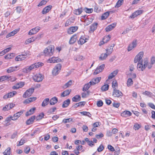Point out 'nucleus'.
Returning <instances> with one entry per match:
<instances>
[{
  "instance_id": "nucleus-1",
  "label": "nucleus",
  "mask_w": 155,
  "mask_h": 155,
  "mask_svg": "<svg viewBox=\"0 0 155 155\" xmlns=\"http://www.w3.org/2000/svg\"><path fill=\"white\" fill-rule=\"evenodd\" d=\"M148 63V60L147 58L144 59L143 61L142 60L141 62H138L137 65L138 70L139 71H143L147 67V64Z\"/></svg>"
},
{
  "instance_id": "nucleus-2",
  "label": "nucleus",
  "mask_w": 155,
  "mask_h": 155,
  "mask_svg": "<svg viewBox=\"0 0 155 155\" xmlns=\"http://www.w3.org/2000/svg\"><path fill=\"white\" fill-rule=\"evenodd\" d=\"M54 45H50L47 47L44 50L45 55L47 56L52 55L54 51Z\"/></svg>"
},
{
  "instance_id": "nucleus-3",
  "label": "nucleus",
  "mask_w": 155,
  "mask_h": 155,
  "mask_svg": "<svg viewBox=\"0 0 155 155\" xmlns=\"http://www.w3.org/2000/svg\"><path fill=\"white\" fill-rule=\"evenodd\" d=\"M61 68V65L60 64H57L52 71L53 75H56L58 74Z\"/></svg>"
},
{
  "instance_id": "nucleus-4",
  "label": "nucleus",
  "mask_w": 155,
  "mask_h": 155,
  "mask_svg": "<svg viewBox=\"0 0 155 155\" xmlns=\"http://www.w3.org/2000/svg\"><path fill=\"white\" fill-rule=\"evenodd\" d=\"M143 55V51L140 52L135 57L134 61L135 63L137 62H141L143 61L142 58Z\"/></svg>"
},
{
  "instance_id": "nucleus-5",
  "label": "nucleus",
  "mask_w": 155,
  "mask_h": 155,
  "mask_svg": "<svg viewBox=\"0 0 155 155\" xmlns=\"http://www.w3.org/2000/svg\"><path fill=\"white\" fill-rule=\"evenodd\" d=\"M61 61V60L60 58L58 57H53L47 60V62L51 63H54L60 62Z\"/></svg>"
},
{
  "instance_id": "nucleus-6",
  "label": "nucleus",
  "mask_w": 155,
  "mask_h": 155,
  "mask_svg": "<svg viewBox=\"0 0 155 155\" xmlns=\"http://www.w3.org/2000/svg\"><path fill=\"white\" fill-rule=\"evenodd\" d=\"M34 91V88H29L23 94V97L26 98L30 96L33 93Z\"/></svg>"
},
{
  "instance_id": "nucleus-7",
  "label": "nucleus",
  "mask_w": 155,
  "mask_h": 155,
  "mask_svg": "<svg viewBox=\"0 0 155 155\" xmlns=\"http://www.w3.org/2000/svg\"><path fill=\"white\" fill-rule=\"evenodd\" d=\"M33 79L36 82L41 81L43 79V77L41 74H37L33 77Z\"/></svg>"
},
{
  "instance_id": "nucleus-8",
  "label": "nucleus",
  "mask_w": 155,
  "mask_h": 155,
  "mask_svg": "<svg viewBox=\"0 0 155 155\" xmlns=\"http://www.w3.org/2000/svg\"><path fill=\"white\" fill-rule=\"evenodd\" d=\"M137 45V40L136 39L134 40L132 42L129 44L127 49V51H130L132 50L134 48H135Z\"/></svg>"
},
{
  "instance_id": "nucleus-9",
  "label": "nucleus",
  "mask_w": 155,
  "mask_h": 155,
  "mask_svg": "<svg viewBox=\"0 0 155 155\" xmlns=\"http://www.w3.org/2000/svg\"><path fill=\"white\" fill-rule=\"evenodd\" d=\"M104 67L105 65L104 64H102L98 66L96 68L95 71L94 73V74L96 75L99 74L100 72H102L104 70Z\"/></svg>"
},
{
  "instance_id": "nucleus-10",
  "label": "nucleus",
  "mask_w": 155,
  "mask_h": 155,
  "mask_svg": "<svg viewBox=\"0 0 155 155\" xmlns=\"http://www.w3.org/2000/svg\"><path fill=\"white\" fill-rule=\"evenodd\" d=\"M16 94L17 92L16 91H13L5 95L3 97V98L5 99H7L8 98H11L14 96Z\"/></svg>"
},
{
  "instance_id": "nucleus-11",
  "label": "nucleus",
  "mask_w": 155,
  "mask_h": 155,
  "mask_svg": "<svg viewBox=\"0 0 155 155\" xmlns=\"http://www.w3.org/2000/svg\"><path fill=\"white\" fill-rule=\"evenodd\" d=\"M123 94L122 92L119 90L117 89L113 90L112 95L115 97H119L122 96Z\"/></svg>"
},
{
  "instance_id": "nucleus-12",
  "label": "nucleus",
  "mask_w": 155,
  "mask_h": 155,
  "mask_svg": "<svg viewBox=\"0 0 155 155\" xmlns=\"http://www.w3.org/2000/svg\"><path fill=\"white\" fill-rule=\"evenodd\" d=\"M98 24L97 22H94L91 25L90 27V29L89 32L90 33H92L95 30L97 27Z\"/></svg>"
},
{
  "instance_id": "nucleus-13",
  "label": "nucleus",
  "mask_w": 155,
  "mask_h": 155,
  "mask_svg": "<svg viewBox=\"0 0 155 155\" xmlns=\"http://www.w3.org/2000/svg\"><path fill=\"white\" fill-rule=\"evenodd\" d=\"M101 79V78L100 77L94 78L91 80L89 83H90V85H94L98 83L100 81Z\"/></svg>"
},
{
  "instance_id": "nucleus-14",
  "label": "nucleus",
  "mask_w": 155,
  "mask_h": 155,
  "mask_svg": "<svg viewBox=\"0 0 155 155\" xmlns=\"http://www.w3.org/2000/svg\"><path fill=\"white\" fill-rule=\"evenodd\" d=\"M40 28L39 27H37L31 29L28 33L29 35H31L36 34L40 30Z\"/></svg>"
},
{
  "instance_id": "nucleus-15",
  "label": "nucleus",
  "mask_w": 155,
  "mask_h": 155,
  "mask_svg": "<svg viewBox=\"0 0 155 155\" xmlns=\"http://www.w3.org/2000/svg\"><path fill=\"white\" fill-rule=\"evenodd\" d=\"M35 65L34 64H33L31 66L28 67H27L25 68H24L23 70V71L25 73H28L30 72L32 69H35Z\"/></svg>"
},
{
  "instance_id": "nucleus-16",
  "label": "nucleus",
  "mask_w": 155,
  "mask_h": 155,
  "mask_svg": "<svg viewBox=\"0 0 155 155\" xmlns=\"http://www.w3.org/2000/svg\"><path fill=\"white\" fill-rule=\"evenodd\" d=\"M78 29L77 26L70 27L67 30V32L69 34H71L75 32Z\"/></svg>"
},
{
  "instance_id": "nucleus-17",
  "label": "nucleus",
  "mask_w": 155,
  "mask_h": 155,
  "mask_svg": "<svg viewBox=\"0 0 155 155\" xmlns=\"http://www.w3.org/2000/svg\"><path fill=\"white\" fill-rule=\"evenodd\" d=\"M117 23H114L108 25L105 28L106 31L107 32L110 31L114 28L116 25Z\"/></svg>"
},
{
  "instance_id": "nucleus-18",
  "label": "nucleus",
  "mask_w": 155,
  "mask_h": 155,
  "mask_svg": "<svg viewBox=\"0 0 155 155\" xmlns=\"http://www.w3.org/2000/svg\"><path fill=\"white\" fill-rule=\"evenodd\" d=\"M25 54H20L17 56L15 58L16 61H19L24 60L26 57Z\"/></svg>"
},
{
  "instance_id": "nucleus-19",
  "label": "nucleus",
  "mask_w": 155,
  "mask_h": 155,
  "mask_svg": "<svg viewBox=\"0 0 155 155\" xmlns=\"http://www.w3.org/2000/svg\"><path fill=\"white\" fill-rule=\"evenodd\" d=\"M52 6L51 5H49L45 7L42 11V13L43 14H45L48 12L51 9Z\"/></svg>"
},
{
  "instance_id": "nucleus-20",
  "label": "nucleus",
  "mask_w": 155,
  "mask_h": 155,
  "mask_svg": "<svg viewBox=\"0 0 155 155\" xmlns=\"http://www.w3.org/2000/svg\"><path fill=\"white\" fill-rule=\"evenodd\" d=\"M93 19L91 17H86L84 21L85 25L87 26L91 24L92 22Z\"/></svg>"
},
{
  "instance_id": "nucleus-21",
  "label": "nucleus",
  "mask_w": 155,
  "mask_h": 155,
  "mask_svg": "<svg viewBox=\"0 0 155 155\" xmlns=\"http://www.w3.org/2000/svg\"><path fill=\"white\" fill-rule=\"evenodd\" d=\"M132 113L131 112L127 110H125L121 113V115L122 116L124 117H127L131 116Z\"/></svg>"
},
{
  "instance_id": "nucleus-22",
  "label": "nucleus",
  "mask_w": 155,
  "mask_h": 155,
  "mask_svg": "<svg viewBox=\"0 0 155 155\" xmlns=\"http://www.w3.org/2000/svg\"><path fill=\"white\" fill-rule=\"evenodd\" d=\"M86 42V38L84 36H82L78 41V43L79 44L83 45Z\"/></svg>"
},
{
  "instance_id": "nucleus-23",
  "label": "nucleus",
  "mask_w": 155,
  "mask_h": 155,
  "mask_svg": "<svg viewBox=\"0 0 155 155\" xmlns=\"http://www.w3.org/2000/svg\"><path fill=\"white\" fill-rule=\"evenodd\" d=\"M37 98L36 97H30L25 100L24 101V103L28 104L29 103L31 102L35 101L36 100Z\"/></svg>"
},
{
  "instance_id": "nucleus-24",
  "label": "nucleus",
  "mask_w": 155,
  "mask_h": 155,
  "mask_svg": "<svg viewBox=\"0 0 155 155\" xmlns=\"http://www.w3.org/2000/svg\"><path fill=\"white\" fill-rule=\"evenodd\" d=\"M58 98L56 97H54L51 98L50 101V104L51 105H54L58 102Z\"/></svg>"
},
{
  "instance_id": "nucleus-25",
  "label": "nucleus",
  "mask_w": 155,
  "mask_h": 155,
  "mask_svg": "<svg viewBox=\"0 0 155 155\" xmlns=\"http://www.w3.org/2000/svg\"><path fill=\"white\" fill-rule=\"evenodd\" d=\"M77 36L76 35H73L69 41V43L70 44H73L76 41Z\"/></svg>"
},
{
  "instance_id": "nucleus-26",
  "label": "nucleus",
  "mask_w": 155,
  "mask_h": 155,
  "mask_svg": "<svg viewBox=\"0 0 155 155\" xmlns=\"http://www.w3.org/2000/svg\"><path fill=\"white\" fill-rule=\"evenodd\" d=\"M35 119V116L31 117L29 119H28L26 121V124L27 125H30L33 123L34 120Z\"/></svg>"
},
{
  "instance_id": "nucleus-27",
  "label": "nucleus",
  "mask_w": 155,
  "mask_h": 155,
  "mask_svg": "<svg viewBox=\"0 0 155 155\" xmlns=\"http://www.w3.org/2000/svg\"><path fill=\"white\" fill-rule=\"evenodd\" d=\"M71 91V90H66L61 93V96L63 97H66L69 95Z\"/></svg>"
},
{
  "instance_id": "nucleus-28",
  "label": "nucleus",
  "mask_w": 155,
  "mask_h": 155,
  "mask_svg": "<svg viewBox=\"0 0 155 155\" xmlns=\"http://www.w3.org/2000/svg\"><path fill=\"white\" fill-rule=\"evenodd\" d=\"M118 72V70H116L112 72L109 75L108 79H110L116 76V75L117 74Z\"/></svg>"
},
{
  "instance_id": "nucleus-29",
  "label": "nucleus",
  "mask_w": 155,
  "mask_h": 155,
  "mask_svg": "<svg viewBox=\"0 0 155 155\" xmlns=\"http://www.w3.org/2000/svg\"><path fill=\"white\" fill-rule=\"evenodd\" d=\"M18 31L17 29H15L13 30L12 31L7 34L6 36V38H8L11 36H13L14 35L16 34Z\"/></svg>"
},
{
  "instance_id": "nucleus-30",
  "label": "nucleus",
  "mask_w": 155,
  "mask_h": 155,
  "mask_svg": "<svg viewBox=\"0 0 155 155\" xmlns=\"http://www.w3.org/2000/svg\"><path fill=\"white\" fill-rule=\"evenodd\" d=\"M74 20L72 18H69L65 22V26L67 27L70 25L71 23H73Z\"/></svg>"
},
{
  "instance_id": "nucleus-31",
  "label": "nucleus",
  "mask_w": 155,
  "mask_h": 155,
  "mask_svg": "<svg viewBox=\"0 0 155 155\" xmlns=\"http://www.w3.org/2000/svg\"><path fill=\"white\" fill-rule=\"evenodd\" d=\"M70 102V100L69 99H68L63 102V104L62 105V107L63 108H65L67 107L69 104Z\"/></svg>"
},
{
  "instance_id": "nucleus-32",
  "label": "nucleus",
  "mask_w": 155,
  "mask_h": 155,
  "mask_svg": "<svg viewBox=\"0 0 155 155\" xmlns=\"http://www.w3.org/2000/svg\"><path fill=\"white\" fill-rule=\"evenodd\" d=\"M81 100V97L79 95H76L72 98V101L73 102H78Z\"/></svg>"
},
{
  "instance_id": "nucleus-33",
  "label": "nucleus",
  "mask_w": 155,
  "mask_h": 155,
  "mask_svg": "<svg viewBox=\"0 0 155 155\" xmlns=\"http://www.w3.org/2000/svg\"><path fill=\"white\" fill-rule=\"evenodd\" d=\"M35 107H33L31 109H30L29 111H27L26 114V116H28L33 114L34 112L35 111Z\"/></svg>"
},
{
  "instance_id": "nucleus-34",
  "label": "nucleus",
  "mask_w": 155,
  "mask_h": 155,
  "mask_svg": "<svg viewBox=\"0 0 155 155\" xmlns=\"http://www.w3.org/2000/svg\"><path fill=\"white\" fill-rule=\"evenodd\" d=\"M17 66L10 67L7 70V72L8 73H10L13 71L17 70Z\"/></svg>"
},
{
  "instance_id": "nucleus-35",
  "label": "nucleus",
  "mask_w": 155,
  "mask_h": 155,
  "mask_svg": "<svg viewBox=\"0 0 155 155\" xmlns=\"http://www.w3.org/2000/svg\"><path fill=\"white\" fill-rule=\"evenodd\" d=\"M49 102V100L48 98H46L43 101L41 106L43 107H45L47 105Z\"/></svg>"
},
{
  "instance_id": "nucleus-36",
  "label": "nucleus",
  "mask_w": 155,
  "mask_h": 155,
  "mask_svg": "<svg viewBox=\"0 0 155 155\" xmlns=\"http://www.w3.org/2000/svg\"><path fill=\"white\" fill-rule=\"evenodd\" d=\"M82 12L81 8L75 9L74 11V13L76 15H80Z\"/></svg>"
},
{
  "instance_id": "nucleus-37",
  "label": "nucleus",
  "mask_w": 155,
  "mask_h": 155,
  "mask_svg": "<svg viewBox=\"0 0 155 155\" xmlns=\"http://www.w3.org/2000/svg\"><path fill=\"white\" fill-rule=\"evenodd\" d=\"M14 57V54L13 53L8 54L5 56V59H10L13 58Z\"/></svg>"
},
{
  "instance_id": "nucleus-38",
  "label": "nucleus",
  "mask_w": 155,
  "mask_h": 155,
  "mask_svg": "<svg viewBox=\"0 0 155 155\" xmlns=\"http://www.w3.org/2000/svg\"><path fill=\"white\" fill-rule=\"evenodd\" d=\"M85 141L87 143L88 145L90 147H92L94 145V144L92 141L89 140L88 138H85Z\"/></svg>"
},
{
  "instance_id": "nucleus-39",
  "label": "nucleus",
  "mask_w": 155,
  "mask_h": 155,
  "mask_svg": "<svg viewBox=\"0 0 155 155\" xmlns=\"http://www.w3.org/2000/svg\"><path fill=\"white\" fill-rule=\"evenodd\" d=\"M109 15V12H106L104 13L102 15L101 18L102 20L106 19Z\"/></svg>"
},
{
  "instance_id": "nucleus-40",
  "label": "nucleus",
  "mask_w": 155,
  "mask_h": 155,
  "mask_svg": "<svg viewBox=\"0 0 155 155\" xmlns=\"http://www.w3.org/2000/svg\"><path fill=\"white\" fill-rule=\"evenodd\" d=\"M110 35L105 36L103 38V42L105 43L108 41L110 39Z\"/></svg>"
},
{
  "instance_id": "nucleus-41",
  "label": "nucleus",
  "mask_w": 155,
  "mask_h": 155,
  "mask_svg": "<svg viewBox=\"0 0 155 155\" xmlns=\"http://www.w3.org/2000/svg\"><path fill=\"white\" fill-rule=\"evenodd\" d=\"M123 2L124 0H118L115 6V8H118L119 7L122 5Z\"/></svg>"
},
{
  "instance_id": "nucleus-42",
  "label": "nucleus",
  "mask_w": 155,
  "mask_h": 155,
  "mask_svg": "<svg viewBox=\"0 0 155 155\" xmlns=\"http://www.w3.org/2000/svg\"><path fill=\"white\" fill-rule=\"evenodd\" d=\"M91 85H90V83L89 82L87 84H86L83 88V91H86L88 90Z\"/></svg>"
},
{
  "instance_id": "nucleus-43",
  "label": "nucleus",
  "mask_w": 155,
  "mask_h": 155,
  "mask_svg": "<svg viewBox=\"0 0 155 155\" xmlns=\"http://www.w3.org/2000/svg\"><path fill=\"white\" fill-rule=\"evenodd\" d=\"M10 77V76H3L0 77V82L3 81H4L7 80Z\"/></svg>"
},
{
  "instance_id": "nucleus-44",
  "label": "nucleus",
  "mask_w": 155,
  "mask_h": 155,
  "mask_svg": "<svg viewBox=\"0 0 155 155\" xmlns=\"http://www.w3.org/2000/svg\"><path fill=\"white\" fill-rule=\"evenodd\" d=\"M109 86L108 84H105L101 88V90L103 91L107 90L109 88Z\"/></svg>"
},
{
  "instance_id": "nucleus-45",
  "label": "nucleus",
  "mask_w": 155,
  "mask_h": 155,
  "mask_svg": "<svg viewBox=\"0 0 155 155\" xmlns=\"http://www.w3.org/2000/svg\"><path fill=\"white\" fill-rule=\"evenodd\" d=\"M109 55L107 53L105 54H101V56L99 58L100 59L102 60H103L105 59L107 56Z\"/></svg>"
},
{
  "instance_id": "nucleus-46",
  "label": "nucleus",
  "mask_w": 155,
  "mask_h": 155,
  "mask_svg": "<svg viewBox=\"0 0 155 155\" xmlns=\"http://www.w3.org/2000/svg\"><path fill=\"white\" fill-rule=\"evenodd\" d=\"M112 87L113 90L117 89L116 88L118 87V84L117 81H113L112 83Z\"/></svg>"
},
{
  "instance_id": "nucleus-47",
  "label": "nucleus",
  "mask_w": 155,
  "mask_h": 155,
  "mask_svg": "<svg viewBox=\"0 0 155 155\" xmlns=\"http://www.w3.org/2000/svg\"><path fill=\"white\" fill-rule=\"evenodd\" d=\"M44 116V113H41L37 117L36 119L37 120H41L43 117Z\"/></svg>"
},
{
  "instance_id": "nucleus-48",
  "label": "nucleus",
  "mask_w": 155,
  "mask_h": 155,
  "mask_svg": "<svg viewBox=\"0 0 155 155\" xmlns=\"http://www.w3.org/2000/svg\"><path fill=\"white\" fill-rule=\"evenodd\" d=\"M72 83V81L70 80L66 83L63 86L64 88H66L70 86Z\"/></svg>"
},
{
  "instance_id": "nucleus-49",
  "label": "nucleus",
  "mask_w": 155,
  "mask_h": 155,
  "mask_svg": "<svg viewBox=\"0 0 155 155\" xmlns=\"http://www.w3.org/2000/svg\"><path fill=\"white\" fill-rule=\"evenodd\" d=\"M80 113L83 115L87 116L89 117H90L91 116V114L89 112L87 111L81 112Z\"/></svg>"
},
{
  "instance_id": "nucleus-50",
  "label": "nucleus",
  "mask_w": 155,
  "mask_h": 155,
  "mask_svg": "<svg viewBox=\"0 0 155 155\" xmlns=\"http://www.w3.org/2000/svg\"><path fill=\"white\" fill-rule=\"evenodd\" d=\"M11 148L10 147L8 148L4 152V155H10L11 153Z\"/></svg>"
},
{
  "instance_id": "nucleus-51",
  "label": "nucleus",
  "mask_w": 155,
  "mask_h": 155,
  "mask_svg": "<svg viewBox=\"0 0 155 155\" xmlns=\"http://www.w3.org/2000/svg\"><path fill=\"white\" fill-rule=\"evenodd\" d=\"M114 46V45L111 46L109 48L107 49V53L109 55L112 53Z\"/></svg>"
},
{
  "instance_id": "nucleus-52",
  "label": "nucleus",
  "mask_w": 155,
  "mask_h": 155,
  "mask_svg": "<svg viewBox=\"0 0 155 155\" xmlns=\"http://www.w3.org/2000/svg\"><path fill=\"white\" fill-rule=\"evenodd\" d=\"M73 119L72 118H70L67 119H65L63 120L62 122L66 123H69L72 122Z\"/></svg>"
},
{
  "instance_id": "nucleus-53",
  "label": "nucleus",
  "mask_w": 155,
  "mask_h": 155,
  "mask_svg": "<svg viewBox=\"0 0 155 155\" xmlns=\"http://www.w3.org/2000/svg\"><path fill=\"white\" fill-rule=\"evenodd\" d=\"M26 140L25 139L22 138L19 142V143L17 144V146H19L23 145L26 142Z\"/></svg>"
},
{
  "instance_id": "nucleus-54",
  "label": "nucleus",
  "mask_w": 155,
  "mask_h": 155,
  "mask_svg": "<svg viewBox=\"0 0 155 155\" xmlns=\"http://www.w3.org/2000/svg\"><path fill=\"white\" fill-rule=\"evenodd\" d=\"M56 108L55 107L51 108L49 109L47 112L48 114H51L53 113L56 110Z\"/></svg>"
},
{
  "instance_id": "nucleus-55",
  "label": "nucleus",
  "mask_w": 155,
  "mask_h": 155,
  "mask_svg": "<svg viewBox=\"0 0 155 155\" xmlns=\"http://www.w3.org/2000/svg\"><path fill=\"white\" fill-rule=\"evenodd\" d=\"M34 64L35 65L36 68L42 66L44 64L42 63L41 62H38Z\"/></svg>"
},
{
  "instance_id": "nucleus-56",
  "label": "nucleus",
  "mask_w": 155,
  "mask_h": 155,
  "mask_svg": "<svg viewBox=\"0 0 155 155\" xmlns=\"http://www.w3.org/2000/svg\"><path fill=\"white\" fill-rule=\"evenodd\" d=\"M84 10L85 12L88 13H91L93 11L92 8H84Z\"/></svg>"
},
{
  "instance_id": "nucleus-57",
  "label": "nucleus",
  "mask_w": 155,
  "mask_h": 155,
  "mask_svg": "<svg viewBox=\"0 0 155 155\" xmlns=\"http://www.w3.org/2000/svg\"><path fill=\"white\" fill-rule=\"evenodd\" d=\"M133 82L131 78H129L127 81V85L128 86H131L133 84Z\"/></svg>"
},
{
  "instance_id": "nucleus-58",
  "label": "nucleus",
  "mask_w": 155,
  "mask_h": 155,
  "mask_svg": "<svg viewBox=\"0 0 155 155\" xmlns=\"http://www.w3.org/2000/svg\"><path fill=\"white\" fill-rule=\"evenodd\" d=\"M141 127V126L138 124L136 123L135 124L134 126V128L135 130H138Z\"/></svg>"
},
{
  "instance_id": "nucleus-59",
  "label": "nucleus",
  "mask_w": 155,
  "mask_h": 155,
  "mask_svg": "<svg viewBox=\"0 0 155 155\" xmlns=\"http://www.w3.org/2000/svg\"><path fill=\"white\" fill-rule=\"evenodd\" d=\"M47 2L44 0H42L38 5V7H40L43 5H45Z\"/></svg>"
},
{
  "instance_id": "nucleus-60",
  "label": "nucleus",
  "mask_w": 155,
  "mask_h": 155,
  "mask_svg": "<svg viewBox=\"0 0 155 155\" xmlns=\"http://www.w3.org/2000/svg\"><path fill=\"white\" fill-rule=\"evenodd\" d=\"M89 94L88 91H87L86 93L83 92L81 94L82 97L83 98L86 97L87 96L89 95Z\"/></svg>"
},
{
  "instance_id": "nucleus-61",
  "label": "nucleus",
  "mask_w": 155,
  "mask_h": 155,
  "mask_svg": "<svg viewBox=\"0 0 155 155\" xmlns=\"http://www.w3.org/2000/svg\"><path fill=\"white\" fill-rule=\"evenodd\" d=\"M36 38L34 37H32L31 38H29L27 40V41L28 43H30L31 42L34 41L35 40Z\"/></svg>"
},
{
  "instance_id": "nucleus-62",
  "label": "nucleus",
  "mask_w": 155,
  "mask_h": 155,
  "mask_svg": "<svg viewBox=\"0 0 155 155\" xmlns=\"http://www.w3.org/2000/svg\"><path fill=\"white\" fill-rule=\"evenodd\" d=\"M9 106L8 104L6 105L5 107L3 108L2 110L3 111H5L9 110L10 108L9 107Z\"/></svg>"
},
{
  "instance_id": "nucleus-63",
  "label": "nucleus",
  "mask_w": 155,
  "mask_h": 155,
  "mask_svg": "<svg viewBox=\"0 0 155 155\" xmlns=\"http://www.w3.org/2000/svg\"><path fill=\"white\" fill-rule=\"evenodd\" d=\"M138 15L137 14V12L136 11L134 12V13H132V14L130 16V18H134L136 17Z\"/></svg>"
},
{
  "instance_id": "nucleus-64",
  "label": "nucleus",
  "mask_w": 155,
  "mask_h": 155,
  "mask_svg": "<svg viewBox=\"0 0 155 155\" xmlns=\"http://www.w3.org/2000/svg\"><path fill=\"white\" fill-rule=\"evenodd\" d=\"M84 58L83 56L82 55H79L77 56L76 58V60L78 61H79L81 60H83L84 59Z\"/></svg>"
}]
</instances>
